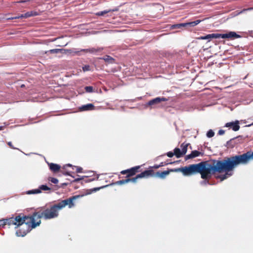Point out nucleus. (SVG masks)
I'll list each match as a JSON object with an SVG mask.
<instances>
[{"label": "nucleus", "mask_w": 253, "mask_h": 253, "mask_svg": "<svg viewBox=\"0 0 253 253\" xmlns=\"http://www.w3.org/2000/svg\"><path fill=\"white\" fill-rule=\"evenodd\" d=\"M240 36L234 32H230L227 34H219L218 33V38L222 39H236L240 38Z\"/></svg>", "instance_id": "6e6552de"}, {"label": "nucleus", "mask_w": 253, "mask_h": 253, "mask_svg": "<svg viewBox=\"0 0 253 253\" xmlns=\"http://www.w3.org/2000/svg\"><path fill=\"white\" fill-rule=\"evenodd\" d=\"M84 89L87 92H92L93 91V88L91 86H86L84 87Z\"/></svg>", "instance_id": "a878e982"}, {"label": "nucleus", "mask_w": 253, "mask_h": 253, "mask_svg": "<svg viewBox=\"0 0 253 253\" xmlns=\"http://www.w3.org/2000/svg\"><path fill=\"white\" fill-rule=\"evenodd\" d=\"M7 145L9 146V147H10L11 149H16V148L15 147H14V146L12 145V142H7Z\"/></svg>", "instance_id": "473e14b6"}, {"label": "nucleus", "mask_w": 253, "mask_h": 253, "mask_svg": "<svg viewBox=\"0 0 253 253\" xmlns=\"http://www.w3.org/2000/svg\"><path fill=\"white\" fill-rule=\"evenodd\" d=\"M201 21H202V20H197L192 21V22L184 23V25H185V27H187V26L194 27V26L197 25L198 24H199Z\"/></svg>", "instance_id": "f3484780"}, {"label": "nucleus", "mask_w": 253, "mask_h": 253, "mask_svg": "<svg viewBox=\"0 0 253 253\" xmlns=\"http://www.w3.org/2000/svg\"><path fill=\"white\" fill-rule=\"evenodd\" d=\"M213 39H218V33L208 34L204 36H201L196 38V39L199 40H207L208 42H210Z\"/></svg>", "instance_id": "9d476101"}, {"label": "nucleus", "mask_w": 253, "mask_h": 253, "mask_svg": "<svg viewBox=\"0 0 253 253\" xmlns=\"http://www.w3.org/2000/svg\"><path fill=\"white\" fill-rule=\"evenodd\" d=\"M153 171L151 170H144V171L141 172L140 173L137 174L134 177L131 178H126V179L117 181L114 183L113 184L122 185L127 183L129 182L136 183L137 179L142 178H147L148 176L151 175Z\"/></svg>", "instance_id": "20e7f679"}, {"label": "nucleus", "mask_w": 253, "mask_h": 253, "mask_svg": "<svg viewBox=\"0 0 253 253\" xmlns=\"http://www.w3.org/2000/svg\"><path fill=\"white\" fill-rule=\"evenodd\" d=\"M83 197V195H76L62 200L58 203L46 205L38 209L31 215L19 214L15 216L5 218L6 225H15L18 228L16 234L18 236H25L32 229L39 226L41 223V218L49 220L57 218L59 211L68 206L69 209L75 206V201Z\"/></svg>", "instance_id": "f257e3e1"}, {"label": "nucleus", "mask_w": 253, "mask_h": 253, "mask_svg": "<svg viewBox=\"0 0 253 253\" xmlns=\"http://www.w3.org/2000/svg\"><path fill=\"white\" fill-rule=\"evenodd\" d=\"M2 126H0V129H2Z\"/></svg>", "instance_id": "de8ad7c7"}, {"label": "nucleus", "mask_w": 253, "mask_h": 253, "mask_svg": "<svg viewBox=\"0 0 253 253\" xmlns=\"http://www.w3.org/2000/svg\"><path fill=\"white\" fill-rule=\"evenodd\" d=\"M83 70L84 72L90 70V66L88 65H85L83 67Z\"/></svg>", "instance_id": "7c9ffc66"}, {"label": "nucleus", "mask_w": 253, "mask_h": 253, "mask_svg": "<svg viewBox=\"0 0 253 253\" xmlns=\"http://www.w3.org/2000/svg\"><path fill=\"white\" fill-rule=\"evenodd\" d=\"M65 175H70V174L69 173V172H67L65 173Z\"/></svg>", "instance_id": "a19ab883"}, {"label": "nucleus", "mask_w": 253, "mask_h": 253, "mask_svg": "<svg viewBox=\"0 0 253 253\" xmlns=\"http://www.w3.org/2000/svg\"><path fill=\"white\" fill-rule=\"evenodd\" d=\"M140 168L141 166H135L129 169L123 170L121 171V173L122 174H126V178H130V177L135 175L136 173L140 171Z\"/></svg>", "instance_id": "39448f33"}, {"label": "nucleus", "mask_w": 253, "mask_h": 253, "mask_svg": "<svg viewBox=\"0 0 253 253\" xmlns=\"http://www.w3.org/2000/svg\"><path fill=\"white\" fill-rule=\"evenodd\" d=\"M62 184L64 185H67V184H66V183H63Z\"/></svg>", "instance_id": "37998d69"}, {"label": "nucleus", "mask_w": 253, "mask_h": 253, "mask_svg": "<svg viewBox=\"0 0 253 253\" xmlns=\"http://www.w3.org/2000/svg\"><path fill=\"white\" fill-rule=\"evenodd\" d=\"M38 15V13L36 11H28L24 14H21L20 15H19L18 16L16 17H8L7 18L8 20H13L15 19H19V18H28L31 16H36Z\"/></svg>", "instance_id": "0eeeda50"}, {"label": "nucleus", "mask_w": 253, "mask_h": 253, "mask_svg": "<svg viewBox=\"0 0 253 253\" xmlns=\"http://www.w3.org/2000/svg\"><path fill=\"white\" fill-rule=\"evenodd\" d=\"M25 1H23L22 2H25ZM21 1H17V3L21 2Z\"/></svg>", "instance_id": "c03bdc74"}, {"label": "nucleus", "mask_w": 253, "mask_h": 253, "mask_svg": "<svg viewBox=\"0 0 253 253\" xmlns=\"http://www.w3.org/2000/svg\"><path fill=\"white\" fill-rule=\"evenodd\" d=\"M239 124V121L237 120L235 121V122H232L226 123L225 125V126L227 127L231 128L233 130L236 131L239 130L240 128Z\"/></svg>", "instance_id": "1a4fd4ad"}, {"label": "nucleus", "mask_w": 253, "mask_h": 253, "mask_svg": "<svg viewBox=\"0 0 253 253\" xmlns=\"http://www.w3.org/2000/svg\"><path fill=\"white\" fill-rule=\"evenodd\" d=\"M174 155L176 157V158H179L183 156L184 155L182 153V152L180 149L178 148H175L174 150Z\"/></svg>", "instance_id": "a211bd4d"}, {"label": "nucleus", "mask_w": 253, "mask_h": 253, "mask_svg": "<svg viewBox=\"0 0 253 253\" xmlns=\"http://www.w3.org/2000/svg\"><path fill=\"white\" fill-rule=\"evenodd\" d=\"M168 99L166 98H165L164 97H156L153 99H152L151 100H150L148 103V104L149 105V106H152L153 105H155V104H159L162 101H168Z\"/></svg>", "instance_id": "9b49d317"}, {"label": "nucleus", "mask_w": 253, "mask_h": 253, "mask_svg": "<svg viewBox=\"0 0 253 253\" xmlns=\"http://www.w3.org/2000/svg\"><path fill=\"white\" fill-rule=\"evenodd\" d=\"M98 178H99V177H98V176H97V177H96V180H98Z\"/></svg>", "instance_id": "a18cd8bd"}, {"label": "nucleus", "mask_w": 253, "mask_h": 253, "mask_svg": "<svg viewBox=\"0 0 253 253\" xmlns=\"http://www.w3.org/2000/svg\"><path fill=\"white\" fill-rule=\"evenodd\" d=\"M48 166L50 169L53 172H58L61 168L60 166L59 165L54 163H49L48 164Z\"/></svg>", "instance_id": "2eb2a0df"}, {"label": "nucleus", "mask_w": 253, "mask_h": 253, "mask_svg": "<svg viewBox=\"0 0 253 253\" xmlns=\"http://www.w3.org/2000/svg\"><path fill=\"white\" fill-rule=\"evenodd\" d=\"M79 109L81 111L93 110L94 109V106L91 103H89L86 105H82L80 107Z\"/></svg>", "instance_id": "ddd939ff"}, {"label": "nucleus", "mask_w": 253, "mask_h": 253, "mask_svg": "<svg viewBox=\"0 0 253 253\" xmlns=\"http://www.w3.org/2000/svg\"><path fill=\"white\" fill-rule=\"evenodd\" d=\"M5 226H6L5 219L0 220V227H4Z\"/></svg>", "instance_id": "c756f323"}, {"label": "nucleus", "mask_w": 253, "mask_h": 253, "mask_svg": "<svg viewBox=\"0 0 253 253\" xmlns=\"http://www.w3.org/2000/svg\"><path fill=\"white\" fill-rule=\"evenodd\" d=\"M95 180V178H89L88 179V180H87L88 182H90V181H92L93 180Z\"/></svg>", "instance_id": "ea45409f"}, {"label": "nucleus", "mask_w": 253, "mask_h": 253, "mask_svg": "<svg viewBox=\"0 0 253 253\" xmlns=\"http://www.w3.org/2000/svg\"><path fill=\"white\" fill-rule=\"evenodd\" d=\"M253 10V7H250L247 9H244L242 11L240 12V13H242L243 12L247 11V10Z\"/></svg>", "instance_id": "f704fd0d"}, {"label": "nucleus", "mask_w": 253, "mask_h": 253, "mask_svg": "<svg viewBox=\"0 0 253 253\" xmlns=\"http://www.w3.org/2000/svg\"><path fill=\"white\" fill-rule=\"evenodd\" d=\"M152 168L157 169L160 168L159 165H155L154 166L152 167Z\"/></svg>", "instance_id": "4c0bfd02"}, {"label": "nucleus", "mask_w": 253, "mask_h": 253, "mask_svg": "<svg viewBox=\"0 0 253 253\" xmlns=\"http://www.w3.org/2000/svg\"><path fill=\"white\" fill-rule=\"evenodd\" d=\"M48 180L54 184H57L58 182V180L54 177H49Z\"/></svg>", "instance_id": "cd10ccee"}, {"label": "nucleus", "mask_w": 253, "mask_h": 253, "mask_svg": "<svg viewBox=\"0 0 253 253\" xmlns=\"http://www.w3.org/2000/svg\"><path fill=\"white\" fill-rule=\"evenodd\" d=\"M65 167H72L73 170L75 169L76 172L80 173L82 172L83 169L81 167L72 166L71 164H67Z\"/></svg>", "instance_id": "412c9836"}, {"label": "nucleus", "mask_w": 253, "mask_h": 253, "mask_svg": "<svg viewBox=\"0 0 253 253\" xmlns=\"http://www.w3.org/2000/svg\"><path fill=\"white\" fill-rule=\"evenodd\" d=\"M167 155L168 156V157L171 158L174 155V152L173 153L172 152H169L167 153Z\"/></svg>", "instance_id": "2f4dec72"}, {"label": "nucleus", "mask_w": 253, "mask_h": 253, "mask_svg": "<svg viewBox=\"0 0 253 253\" xmlns=\"http://www.w3.org/2000/svg\"><path fill=\"white\" fill-rule=\"evenodd\" d=\"M253 160V152L250 151L242 155H236L225 158L222 160H212V164L208 163L207 169H210V172L206 178H202L204 181L202 184H210L209 180L212 175L216 172L221 173L223 171H232L235 168L240 164H247Z\"/></svg>", "instance_id": "f03ea898"}, {"label": "nucleus", "mask_w": 253, "mask_h": 253, "mask_svg": "<svg viewBox=\"0 0 253 253\" xmlns=\"http://www.w3.org/2000/svg\"><path fill=\"white\" fill-rule=\"evenodd\" d=\"M103 50V47H92L88 49H84L82 50V51L85 52H89L90 53H95L97 52H100Z\"/></svg>", "instance_id": "f8f14e48"}, {"label": "nucleus", "mask_w": 253, "mask_h": 253, "mask_svg": "<svg viewBox=\"0 0 253 253\" xmlns=\"http://www.w3.org/2000/svg\"><path fill=\"white\" fill-rule=\"evenodd\" d=\"M147 170L153 171V173H152V175L148 176L147 178H149L150 177H158L161 179H164L167 175L169 174L170 172H172L171 171H170V169L168 170L164 171L162 172L157 171L156 173L152 169H148Z\"/></svg>", "instance_id": "423d86ee"}, {"label": "nucleus", "mask_w": 253, "mask_h": 253, "mask_svg": "<svg viewBox=\"0 0 253 253\" xmlns=\"http://www.w3.org/2000/svg\"><path fill=\"white\" fill-rule=\"evenodd\" d=\"M168 163H165L164 162H161L160 164H159V167L160 168L161 167H163L164 166H165V165H168Z\"/></svg>", "instance_id": "e433bc0d"}, {"label": "nucleus", "mask_w": 253, "mask_h": 253, "mask_svg": "<svg viewBox=\"0 0 253 253\" xmlns=\"http://www.w3.org/2000/svg\"><path fill=\"white\" fill-rule=\"evenodd\" d=\"M24 86H25V85L23 84L21 85V87H24Z\"/></svg>", "instance_id": "79ce46f5"}, {"label": "nucleus", "mask_w": 253, "mask_h": 253, "mask_svg": "<svg viewBox=\"0 0 253 253\" xmlns=\"http://www.w3.org/2000/svg\"><path fill=\"white\" fill-rule=\"evenodd\" d=\"M62 49H51L49 51L50 53H57L60 51Z\"/></svg>", "instance_id": "c85d7f7f"}, {"label": "nucleus", "mask_w": 253, "mask_h": 253, "mask_svg": "<svg viewBox=\"0 0 253 253\" xmlns=\"http://www.w3.org/2000/svg\"><path fill=\"white\" fill-rule=\"evenodd\" d=\"M39 189H40L41 191L42 190L43 191H47V190H50V188L48 187L47 186L45 185H42L39 187Z\"/></svg>", "instance_id": "b1692460"}, {"label": "nucleus", "mask_w": 253, "mask_h": 253, "mask_svg": "<svg viewBox=\"0 0 253 253\" xmlns=\"http://www.w3.org/2000/svg\"><path fill=\"white\" fill-rule=\"evenodd\" d=\"M107 186H108V185H105V186H102V187H101L95 188H94V190L96 191H97V190H99V189H100L101 188H104V187H107Z\"/></svg>", "instance_id": "c9c22d12"}, {"label": "nucleus", "mask_w": 253, "mask_h": 253, "mask_svg": "<svg viewBox=\"0 0 253 253\" xmlns=\"http://www.w3.org/2000/svg\"><path fill=\"white\" fill-rule=\"evenodd\" d=\"M181 27H185L184 23L173 25L171 26L172 29H179Z\"/></svg>", "instance_id": "5701e85b"}, {"label": "nucleus", "mask_w": 253, "mask_h": 253, "mask_svg": "<svg viewBox=\"0 0 253 253\" xmlns=\"http://www.w3.org/2000/svg\"><path fill=\"white\" fill-rule=\"evenodd\" d=\"M110 11H111L110 10H104V11H99V12H97L96 13V15H97V16H103L104 15H105V14L108 13Z\"/></svg>", "instance_id": "393cba45"}, {"label": "nucleus", "mask_w": 253, "mask_h": 253, "mask_svg": "<svg viewBox=\"0 0 253 253\" xmlns=\"http://www.w3.org/2000/svg\"><path fill=\"white\" fill-rule=\"evenodd\" d=\"M251 126H253V122L252 123V124L251 125Z\"/></svg>", "instance_id": "49530a36"}, {"label": "nucleus", "mask_w": 253, "mask_h": 253, "mask_svg": "<svg viewBox=\"0 0 253 253\" xmlns=\"http://www.w3.org/2000/svg\"><path fill=\"white\" fill-rule=\"evenodd\" d=\"M82 179V178H76L75 179L74 181H75V182H77V181H80V180Z\"/></svg>", "instance_id": "58836bf2"}, {"label": "nucleus", "mask_w": 253, "mask_h": 253, "mask_svg": "<svg viewBox=\"0 0 253 253\" xmlns=\"http://www.w3.org/2000/svg\"><path fill=\"white\" fill-rule=\"evenodd\" d=\"M201 154V153L197 150L193 151H192V152L190 154L186 156L185 160H187L188 159L196 158V157L200 156V155Z\"/></svg>", "instance_id": "4468645a"}, {"label": "nucleus", "mask_w": 253, "mask_h": 253, "mask_svg": "<svg viewBox=\"0 0 253 253\" xmlns=\"http://www.w3.org/2000/svg\"><path fill=\"white\" fill-rule=\"evenodd\" d=\"M230 171H226V170L224 171H224H222L221 173L225 172V173L224 174L218 175V176H216V178L220 179V181H222L224 180V179H226L229 176L231 175V174L228 173Z\"/></svg>", "instance_id": "dca6fc26"}, {"label": "nucleus", "mask_w": 253, "mask_h": 253, "mask_svg": "<svg viewBox=\"0 0 253 253\" xmlns=\"http://www.w3.org/2000/svg\"><path fill=\"white\" fill-rule=\"evenodd\" d=\"M101 59H103L105 61L109 63H112L114 62V59L109 55H105L104 57L101 58Z\"/></svg>", "instance_id": "aec40b11"}, {"label": "nucleus", "mask_w": 253, "mask_h": 253, "mask_svg": "<svg viewBox=\"0 0 253 253\" xmlns=\"http://www.w3.org/2000/svg\"><path fill=\"white\" fill-rule=\"evenodd\" d=\"M224 133H225V131L222 129H220L218 132V134L220 135H223V134H224Z\"/></svg>", "instance_id": "72a5a7b5"}, {"label": "nucleus", "mask_w": 253, "mask_h": 253, "mask_svg": "<svg viewBox=\"0 0 253 253\" xmlns=\"http://www.w3.org/2000/svg\"><path fill=\"white\" fill-rule=\"evenodd\" d=\"M190 145L189 143H186L185 142L182 143L180 145L181 151L183 155H185L187 151V147Z\"/></svg>", "instance_id": "6ab92c4d"}, {"label": "nucleus", "mask_w": 253, "mask_h": 253, "mask_svg": "<svg viewBox=\"0 0 253 253\" xmlns=\"http://www.w3.org/2000/svg\"><path fill=\"white\" fill-rule=\"evenodd\" d=\"M214 132L211 129L209 130L207 132V137H208L209 138L213 137L214 136Z\"/></svg>", "instance_id": "bb28decb"}, {"label": "nucleus", "mask_w": 253, "mask_h": 253, "mask_svg": "<svg viewBox=\"0 0 253 253\" xmlns=\"http://www.w3.org/2000/svg\"><path fill=\"white\" fill-rule=\"evenodd\" d=\"M41 192V191L40 189L39 188V189H37L29 190L27 192V194H35L40 193Z\"/></svg>", "instance_id": "4be33fe9"}, {"label": "nucleus", "mask_w": 253, "mask_h": 253, "mask_svg": "<svg viewBox=\"0 0 253 253\" xmlns=\"http://www.w3.org/2000/svg\"><path fill=\"white\" fill-rule=\"evenodd\" d=\"M207 161L201 162L198 164H192L180 168L170 169L174 172H181L184 176H191L200 173L202 178H206L210 172V169H207Z\"/></svg>", "instance_id": "7ed1b4c3"}]
</instances>
